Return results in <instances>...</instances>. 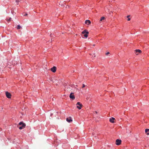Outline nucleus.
<instances>
[{
    "label": "nucleus",
    "mask_w": 149,
    "mask_h": 149,
    "mask_svg": "<svg viewBox=\"0 0 149 149\" xmlns=\"http://www.w3.org/2000/svg\"><path fill=\"white\" fill-rule=\"evenodd\" d=\"M19 125L21 126H20L19 127V129L20 130L24 128L26 126L25 124L22 122H20L19 123Z\"/></svg>",
    "instance_id": "f257e3e1"
},
{
    "label": "nucleus",
    "mask_w": 149,
    "mask_h": 149,
    "mask_svg": "<svg viewBox=\"0 0 149 149\" xmlns=\"http://www.w3.org/2000/svg\"><path fill=\"white\" fill-rule=\"evenodd\" d=\"M82 33L84 34V36L86 38L88 37L89 32L86 31V30H84L82 32Z\"/></svg>",
    "instance_id": "f03ea898"
},
{
    "label": "nucleus",
    "mask_w": 149,
    "mask_h": 149,
    "mask_svg": "<svg viewBox=\"0 0 149 149\" xmlns=\"http://www.w3.org/2000/svg\"><path fill=\"white\" fill-rule=\"evenodd\" d=\"M77 107L79 109H81L82 106V104L79 102H78L76 104Z\"/></svg>",
    "instance_id": "7ed1b4c3"
},
{
    "label": "nucleus",
    "mask_w": 149,
    "mask_h": 149,
    "mask_svg": "<svg viewBox=\"0 0 149 149\" xmlns=\"http://www.w3.org/2000/svg\"><path fill=\"white\" fill-rule=\"evenodd\" d=\"M121 140L117 139L116 140V144L117 145H120L121 143Z\"/></svg>",
    "instance_id": "20e7f679"
},
{
    "label": "nucleus",
    "mask_w": 149,
    "mask_h": 149,
    "mask_svg": "<svg viewBox=\"0 0 149 149\" xmlns=\"http://www.w3.org/2000/svg\"><path fill=\"white\" fill-rule=\"evenodd\" d=\"M6 97L8 98H11V94L8 92H6Z\"/></svg>",
    "instance_id": "39448f33"
},
{
    "label": "nucleus",
    "mask_w": 149,
    "mask_h": 149,
    "mask_svg": "<svg viewBox=\"0 0 149 149\" xmlns=\"http://www.w3.org/2000/svg\"><path fill=\"white\" fill-rule=\"evenodd\" d=\"M66 121L69 123H70L72 121V120L71 118V117H69L66 118Z\"/></svg>",
    "instance_id": "423d86ee"
},
{
    "label": "nucleus",
    "mask_w": 149,
    "mask_h": 149,
    "mask_svg": "<svg viewBox=\"0 0 149 149\" xmlns=\"http://www.w3.org/2000/svg\"><path fill=\"white\" fill-rule=\"evenodd\" d=\"M115 118L113 117H112L109 119V121L112 123H115L114 120Z\"/></svg>",
    "instance_id": "0eeeda50"
},
{
    "label": "nucleus",
    "mask_w": 149,
    "mask_h": 149,
    "mask_svg": "<svg viewBox=\"0 0 149 149\" xmlns=\"http://www.w3.org/2000/svg\"><path fill=\"white\" fill-rule=\"evenodd\" d=\"M141 51L139 49H136L135 50V53L137 55H138V54L137 53H141Z\"/></svg>",
    "instance_id": "6e6552de"
},
{
    "label": "nucleus",
    "mask_w": 149,
    "mask_h": 149,
    "mask_svg": "<svg viewBox=\"0 0 149 149\" xmlns=\"http://www.w3.org/2000/svg\"><path fill=\"white\" fill-rule=\"evenodd\" d=\"M85 23L88 25H89L91 24V22L89 20H87L85 21Z\"/></svg>",
    "instance_id": "1a4fd4ad"
},
{
    "label": "nucleus",
    "mask_w": 149,
    "mask_h": 149,
    "mask_svg": "<svg viewBox=\"0 0 149 149\" xmlns=\"http://www.w3.org/2000/svg\"><path fill=\"white\" fill-rule=\"evenodd\" d=\"M51 70L53 72H56V68L55 66H54L53 68H51Z\"/></svg>",
    "instance_id": "9d476101"
},
{
    "label": "nucleus",
    "mask_w": 149,
    "mask_h": 149,
    "mask_svg": "<svg viewBox=\"0 0 149 149\" xmlns=\"http://www.w3.org/2000/svg\"><path fill=\"white\" fill-rule=\"evenodd\" d=\"M73 94V93H71L70 95V97L71 99H75V97H74V95H72Z\"/></svg>",
    "instance_id": "9b49d317"
},
{
    "label": "nucleus",
    "mask_w": 149,
    "mask_h": 149,
    "mask_svg": "<svg viewBox=\"0 0 149 149\" xmlns=\"http://www.w3.org/2000/svg\"><path fill=\"white\" fill-rule=\"evenodd\" d=\"M145 132L147 133V135H149V129H146L145 130Z\"/></svg>",
    "instance_id": "f8f14e48"
},
{
    "label": "nucleus",
    "mask_w": 149,
    "mask_h": 149,
    "mask_svg": "<svg viewBox=\"0 0 149 149\" xmlns=\"http://www.w3.org/2000/svg\"><path fill=\"white\" fill-rule=\"evenodd\" d=\"M105 19V17H102L101 18L100 21V22H102V21H103Z\"/></svg>",
    "instance_id": "ddd939ff"
},
{
    "label": "nucleus",
    "mask_w": 149,
    "mask_h": 149,
    "mask_svg": "<svg viewBox=\"0 0 149 149\" xmlns=\"http://www.w3.org/2000/svg\"><path fill=\"white\" fill-rule=\"evenodd\" d=\"M20 1V0H15V2L16 3H17V4L18 5L19 4V3Z\"/></svg>",
    "instance_id": "4468645a"
},
{
    "label": "nucleus",
    "mask_w": 149,
    "mask_h": 149,
    "mask_svg": "<svg viewBox=\"0 0 149 149\" xmlns=\"http://www.w3.org/2000/svg\"><path fill=\"white\" fill-rule=\"evenodd\" d=\"M21 28V27L19 25H17V29H20Z\"/></svg>",
    "instance_id": "2eb2a0df"
},
{
    "label": "nucleus",
    "mask_w": 149,
    "mask_h": 149,
    "mask_svg": "<svg viewBox=\"0 0 149 149\" xmlns=\"http://www.w3.org/2000/svg\"><path fill=\"white\" fill-rule=\"evenodd\" d=\"M11 17H10L9 18V19H7V20L8 21V22H9L11 20Z\"/></svg>",
    "instance_id": "dca6fc26"
},
{
    "label": "nucleus",
    "mask_w": 149,
    "mask_h": 149,
    "mask_svg": "<svg viewBox=\"0 0 149 149\" xmlns=\"http://www.w3.org/2000/svg\"><path fill=\"white\" fill-rule=\"evenodd\" d=\"M85 85L84 84H83V86L82 87V88H84L85 87Z\"/></svg>",
    "instance_id": "f3484780"
},
{
    "label": "nucleus",
    "mask_w": 149,
    "mask_h": 149,
    "mask_svg": "<svg viewBox=\"0 0 149 149\" xmlns=\"http://www.w3.org/2000/svg\"><path fill=\"white\" fill-rule=\"evenodd\" d=\"M109 54V52H108L106 53L105 54H106V55H107Z\"/></svg>",
    "instance_id": "a211bd4d"
},
{
    "label": "nucleus",
    "mask_w": 149,
    "mask_h": 149,
    "mask_svg": "<svg viewBox=\"0 0 149 149\" xmlns=\"http://www.w3.org/2000/svg\"><path fill=\"white\" fill-rule=\"evenodd\" d=\"M130 18H128V19L127 20H128V21H130Z\"/></svg>",
    "instance_id": "6ab92c4d"
},
{
    "label": "nucleus",
    "mask_w": 149,
    "mask_h": 149,
    "mask_svg": "<svg viewBox=\"0 0 149 149\" xmlns=\"http://www.w3.org/2000/svg\"><path fill=\"white\" fill-rule=\"evenodd\" d=\"M27 15V13H26V14L24 15L25 16H26V15Z\"/></svg>",
    "instance_id": "aec40b11"
},
{
    "label": "nucleus",
    "mask_w": 149,
    "mask_h": 149,
    "mask_svg": "<svg viewBox=\"0 0 149 149\" xmlns=\"http://www.w3.org/2000/svg\"><path fill=\"white\" fill-rule=\"evenodd\" d=\"M92 134H93V135H94L95 134V133L94 132H93L92 133Z\"/></svg>",
    "instance_id": "412c9836"
},
{
    "label": "nucleus",
    "mask_w": 149,
    "mask_h": 149,
    "mask_svg": "<svg viewBox=\"0 0 149 149\" xmlns=\"http://www.w3.org/2000/svg\"><path fill=\"white\" fill-rule=\"evenodd\" d=\"M129 17H130V16L129 15H128V16H127V18H128Z\"/></svg>",
    "instance_id": "4be33fe9"
},
{
    "label": "nucleus",
    "mask_w": 149,
    "mask_h": 149,
    "mask_svg": "<svg viewBox=\"0 0 149 149\" xmlns=\"http://www.w3.org/2000/svg\"><path fill=\"white\" fill-rule=\"evenodd\" d=\"M95 113H97V112L96 111H95Z\"/></svg>",
    "instance_id": "5701e85b"
},
{
    "label": "nucleus",
    "mask_w": 149,
    "mask_h": 149,
    "mask_svg": "<svg viewBox=\"0 0 149 149\" xmlns=\"http://www.w3.org/2000/svg\"><path fill=\"white\" fill-rule=\"evenodd\" d=\"M52 114H51V116H52Z\"/></svg>",
    "instance_id": "b1692460"
}]
</instances>
